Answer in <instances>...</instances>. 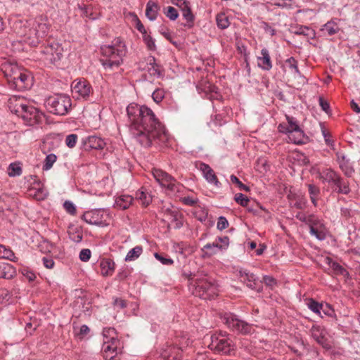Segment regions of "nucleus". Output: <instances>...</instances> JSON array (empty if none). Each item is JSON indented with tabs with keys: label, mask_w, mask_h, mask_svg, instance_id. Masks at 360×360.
Here are the masks:
<instances>
[{
	"label": "nucleus",
	"mask_w": 360,
	"mask_h": 360,
	"mask_svg": "<svg viewBox=\"0 0 360 360\" xmlns=\"http://www.w3.org/2000/svg\"><path fill=\"white\" fill-rule=\"evenodd\" d=\"M127 114L131 134L143 147L168 141V133L149 108L132 103L127 106Z\"/></svg>",
	"instance_id": "1"
},
{
	"label": "nucleus",
	"mask_w": 360,
	"mask_h": 360,
	"mask_svg": "<svg viewBox=\"0 0 360 360\" xmlns=\"http://www.w3.org/2000/svg\"><path fill=\"white\" fill-rule=\"evenodd\" d=\"M101 51L103 57L101 59L103 67L107 70H113L122 64L127 49L124 41L117 37L111 42V44L101 46Z\"/></svg>",
	"instance_id": "2"
},
{
	"label": "nucleus",
	"mask_w": 360,
	"mask_h": 360,
	"mask_svg": "<svg viewBox=\"0 0 360 360\" xmlns=\"http://www.w3.org/2000/svg\"><path fill=\"white\" fill-rule=\"evenodd\" d=\"M45 106L51 113L62 116L68 112L72 101L70 96L58 94L48 97L45 101Z\"/></svg>",
	"instance_id": "3"
},
{
	"label": "nucleus",
	"mask_w": 360,
	"mask_h": 360,
	"mask_svg": "<svg viewBox=\"0 0 360 360\" xmlns=\"http://www.w3.org/2000/svg\"><path fill=\"white\" fill-rule=\"evenodd\" d=\"M195 289L193 293L202 299H212L218 293L217 285L214 280L205 276L197 278L194 283Z\"/></svg>",
	"instance_id": "4"
},
{
	"label": "nucleus",
	"mask_w": 360,
	"mask_h": 360,
	"mask_svg": "<svg viewBox=\"0 0 360 360\" xmlns=\"http://www.w3.org/2000/svg\"><path fill=\"white\" fill-rule=\"evenodd\" d=\"M287 124L281 123L278 125L280 132L288 134L290 141L295 144H302L304 142V133L300 128L297 120L293 117H286Z\"/></svg>",
	"instance_id": "5"
},
{
	"label": "nucleus",
	"mask_w": 360,
	"mask_h": 360,
	"mask_svg": "<svg viewBox=\"0 0 360 360\" xmlns=\"http://www.w3.org/2000/svg\"><path fill=\"white\" fill-rule=\"evenodd\" d=\"M40 60L46 65H55L63 57V48L58 42H52L44 47L41 51Z\"/></svg>",
	"instance_id": "6"
},
{
	"label": "nucleus",
	"mask_w": 360,
	"mask_h": 360,
	"mask_svg": "<svg viewBox=\"0 0 360 360\" xmlns=\"http://www.w3.org/2000/svg\"><path fill=\"white\" fill-rule=\"evenodd\" d=\"M225 324L233 331L243 335L250 334L254 331L252 325L238 319L232 313H226L223 317Z\"/></svg>",
	"instance_id": "7"
},
{
	"label": "nucleus",
	"mask_w": 360,
	"mask_h": 360,
	"mask_svg": "<svg viewBox=\"0 0 360 360\" xmlns=\"http://www.w3.org/2000/svg\"><path fill=\"white\" fill-rule=\"evenodd\" d=\"M211 342L209 345L210 349L222 354H229L233 350V344L226 333L220 332L210 337Z\"/></svg>",
	"instance_id": "8"
},
{
	"label": "nucleus",
	"mask_w": 360,
	"mask_h": 360,
	"mask_svg": "<svg viewBox=\"0 0 360 360\" xmlns=\"http://www.w3.org/2000/svg\"><path fill=\"white\" fill-rule=\"evenodd\" d=\"M152 173L155 179L161 186L167 188L173 193L180 191L181 185L167 172L160 169H154Z\"/></svg>",
	"instance_id": "9"
},
{
	"label": "nucleus",
	"mask_w": 360,
	"mask_h": 360,
	"mask_svg": "<svg viewBox=\"0 0 360 360\" xmlns=\"http://www.w3.org/2000/svg\"><path fill=\"white\" fill-rule=\"evenodd\" d=\"M72 97L77 100L86 99L92 93V86L84 79L75 80L71 85Z\"/></svg>",
	"instance_id": "10"
},
{
	"label": "nucleus",
	"mask_w": 360,
	"mask_h": 360,
	"mask_svg": "<svg viewBox=\"0 0 360 360\" xmlns=\"http://www.w3.org/2000/svg\"><path fill=\"white\" fill-rule=\"evenodd\" d=\"M42 115L43 114L37 108L27 103L19 117H21L27 125L33 126L41 122Z\"/></svg>",
	"instance_id": "11"
},
{
	"label": "nucleus",
	"mask_w": 360,
	"mask_h": 360,
	"mask_svg": "<svg viewBox=\"0 0 360 360\" xmlns=\"http://www.w3.org/2000/svg\"><path fill=\"white\" fill-rule=\"evenodd\" d=\"M33 79L31 74L24 70H20L17 77L10 84L11 88L16 89L18 91H22L30 89L32 85Z\"/></svg>",
	"instance_id": "12"
},
{
	"label": "nucleus",
	"mask_w": 360,
	"mask_h": 360,
	"mask_svg": "<svg viewBox=\"0 0 360 360\" xmlns=\"http://www.w3.org/2000/svg\"><path fill=\"white\" fill-rule=\"evenodd\" d=\"M120 345L116 338H110V341L103 340L102 351L105 360H112L120 352Z\"/></svg>",
	"instance_id": "13"
},
{
	"label": "nucleus",
	"mask_w": 360,
	"mask_h": 360,
	"mask_svg": "<svg viewBox=\"0 0 360 360\" xmlns=\"http://www.w3.org/2000/svg\"><path fill=\"white\" fill-rule=\"evenodd\" d=\"M310 335L313 339L323 348L326 349H331L330 344L326 336V331L325 328L319 325H314L310 329Z\"/></svg>",
	"instance_id": "14"
},
{
	"label": "nucleus",
	"mask_w": 360,
	"mask_h": 360,
	"mask_svg": "<svg viewBox=\"0 0 360 360\" xmlns=\"http://www.w3.org/2000/svg\"><path fill=\"white\" fill-rule=\"evenodd\" d=\"M239 274L241 281L246 284L247 287L257 292L262 291L261 281L255 274L246 270H241Z\"/></svg>",
	"instance_id": "15"
},
{
	"label": "nucleus",
	"mask_w": 360,
	"mask_h": 360,
	"mask_svg": "<svg viewBox=\"0 0 360 360\" xmlns=\"http://www.w3.org/2000/svg\"><path fill=\"white\" fill-rule=\"evenodd\" d=\"M27 103L23 97L12 96L8 101V107L11 112L19 117L20 113L23 112L24 108H25Z\"/></svg>",
	"instance_id": "16"
},
{
	"label": "nucleus",
	"mask_w": 360,
	"mask_h": 360,
	"mask_svg": "<svg viewBox=\"0 0 360 360\" xmlns=\"http://www.w3.org/2000/svg\"><path fill=\"white\" fill-rule=\"evenodd\" d=\"M337 162L340 169L347 177H352L355 172L350 160L342 153H337Z\"/></svg>",
	"instance_id": "17"
},
{
	"label": "nucleus",
	"mask_w": 360,
	"mask_h": 360,
	"mask_svg": "<svg viewBox=\"0 0 360 360\" xmlns=\"http://www.w3.org/2000/svg\"><path fill=\"white\" fill-rule=\"evenodd\" d=\"M49 27L47 20L41 17L33 22L32 32L41 39L47 35Z\"/></svg>",
	"instance_id": "18"
},
{
	"label": "nucleus",
	"mask_w": 360,
	"mask_h": 360,
	"mask_svg": "<svg viewBox=\"0 0 360 360\" xmlns=\"http://www.w3.org/2000/svg\"><path fill=\"white\" fill-rule=\"evenodd\" d=\"M1 70L4 76L7 78L8 82L11 84L15 77L19 74L21 69L15 63L11 62H5L1 64Z\"/></svg>",
	"instance_id": "19"
},
{
	"label": "nucleus",
	"mask_w": 360,
	"mask_h": 360,
	"mask_svg": "<svg viewBox=\"0 0 360 360\" xmlns=\"http://www.w3.org/2000/svg\"><path fill=\"white\" fill-rule=\"evenodd\" d=\"M199 169L202 172L204 178L209 184H214L217 188L221 186V183L219 181L214 170L209 165L200 162Z\"/></svg>",
	"instance_id": "20"
},
{
	"label": "nucleus",
	"mask_w": 360,
	"mask_h": 360,
	"mask_svg": "<svg viewBox=\"0 0 360 360\" xmlns=\"http://www.w3.org/2000/svg\"><path fill=\"white\" fill-rule=\"evenodd\" d=\"M16 33L23 41L32 46H36L41 41V39L32 32V27L29 29L24 27L22 30L16 31Z\"/></svg>",
	"instance_id": "21"
},
{
	"label": "nucleus",
	"mask_w": 360,
	"mask_h": 360,
	"mask_svg": "<svg viewBox=\"0 0 360 360\" xmlns=\"http://www.w3.org/2000/svg\"><path fill=\"white\" fill-rule=\"evenodd\" d=\"M83 144L86 150H99L104 148L105 143L101 137L89 136L85 139H83Z\"/></svg>",
	"instance_id": "22"
},
{
	"label": "nucleus",
	"mask_w": 360,
	"mask_h": 360,
	"mask_svg": "<svg viewBox=\"0 0 360 360\" xmlns=\"http://www.w3.org/2000/svg\"><path fill=\"white\" fill-rule=\"evenodd\" d=\"M146 70L150 76L160 78L163 76L162 68L155 62L153 56H149L147 59Z\"/></svg>",
	"instance_id": "23"
},
{
	"label": "nucleus",
	"mask_w": 360,
	"mask_h": 360,
	"mask_svg": "<svg viewBox=\"0 0 360 360\" xmlns=\"http://www.w3.org/2000/svg\"><path fill=\"white\" fill-rule=\"evenodd\" d=\"M257 65L263 70L269 71L272 68V62L269 51L264 48L261 50V56H257Z\"/></svg>",
	"instance_id": "24"
},
{
	"label": "nucleus",
	"mask_w": 360,
	"mask_h": 360,
	"mask_svg": "<svg viewBox=\"0 0 360 360\" xmlns=\"http://www.w3.org/2000/svg\"><path fill=\"white\" fill-rule=\"evenodd\" d=\"M82 219L89 224H102V214L99 210H94L87 211L82 215Z\"/></svg>",
	"instance_id": "25"
},
{
	"label": "nucleus",
	"mask_w": 360,
	"mask_h": 360,
	"mask_svg": "<svg viewBox=\"0 0 360 360\" xmlns=\"http://www.w3.org/2000/svg\"><path fill=\"white\" fill-rule=\"evenodd\" d=\"M320 31L324 37H331L338 34L340 31V28L335 20H331L325 23Z\"/></svg>",
	"instance_id": "26"
},
{
	"label": "nucleus",
	"mask_w": 360,
	"mask_h": 360,
	"mask_svg": "<svg viewBox=\"0 0 360 360\" xmlns=\"http://www.w3.org/2000/svg\"><path fill=\"white\" fill-rule=\"evenodd\" d=\"M77 8L82 18L89 20H95L97 18L96 14L94 13V8L91 5L85 4L84 3L78 4Z\"/></svg>",
	"instance_id": "27"
},
{
	"label": "nucleus",
	"mask_w": 360,
	"mask_h": 360,
	"mask_svg": "<svg viewBox=\"0 0 360 360\" xmlns=\"http://www.w3.org/2000/svg\"><path fill=\"white\" fill-rule=\"evenodd\" d=\"M15 274V269L11 264L6 262L0 263V278L11 279Z\"/></svg>",
	"instance_id": "28"
},
{
	"label": "nucleus",
	"mask_w": 360,
	"mask_h": 360,
	"mask_svg": "<svg viewBox=\"0 0 360 360\" xmlns=\"http://www.w3.org/2000/svg\"><path fill=\"white\" fill-rule=\"evenodd\" d=\"M220 250H221L219 246V243L217 241V240H215L213 243H207L201 249V251L203 252L202 256L204 257H209L214 255H216Z\"/></svg>",
	"instance_id": "29"
},
{
	"label": "nucleus",
	"mask_w": 360,
	"mask_h": 360,
	"mask_svg": "<svg viewBox=\"0 0 360 360\" xmlns=\"http://www.w3.org/2000/svg\"><path fill=\"white\" fill-rule=\"evenodd\" d=\"M328 264L330 265L335 274L342 276L345 280L350 278V275L349 272L339 263L333 261L330 258H327Z\"/></svg>",
	"instance_id": "30"
},
{
	"label": "nucleus",
	"mask_w": 360,
	"mask_h": 360,
	"mask_svg": "<svg viewBox=\"0 0 360 360\" xmlns=\"http://www.w3.org/2000/svg\"><path fill=\"white\" fill-rule=\"evenodd\" d=\"M101 274L103 276L112 275L115 271V262L110 259H105L100 264Z\"/></svg>",
	"instance_id": "31"
},
{
	"label": "nucleus",
	"mask_w": 360,
	"mask_h": 360,
	"mask_svg": "<svg viewBox=\"0 0 360 360\" xmlns=\"http://www.w3.org/2000/svg\"><path fill=\"white\" fill-rule=\"evenodd\" d=\"M133 200L129 195H121L116 198L115 205L120 210H126L131 205Z\"/></svg>",
	"instance_id": "32"
},
{
	"label": "nucleus",
	"mask_w": 360,
	"mask_h": 360,
	"mask_svg": "<svg viewBox=\"0 0 360 360\" xmlns=\"http://www.w3.org/2000/svg\"><path fill=\"white\" fill-rule=\"evenodd\" d=\"M159 6L154 1H148L146 4V15L150 20H155L158 14Z\"/></svg>",
	"instance_id": "33"
},
{
	"label": "nucleus",
	"mask_w": 360,
	"mask_h": 360,
	"mask_svg": "<svg viewBox=\"0 0 360 360\" xmlns=\"http://www.w3.org/2000/svg\"><path fill=\"white\" fill-rule=\"evenodd\" d=\"M182 11V15L183 18L186 20L187 23L184 25V26H186L189 28L192 27L193 25V21L195 19V17L193 14L192 13L190 4L185 6L181 8Z\"/></svg>",
	"instance_id": "34"
},
{
	"label": "nucleus",
	"mask_w": 360,
	"mask_h": 360,
	"mask_svg": "<svg viewBox=\"0 0 360 360\" xmlns=\"http://www.w3.org/2000/svg\"><path fill=\"white\" fill-rule=\"evenodd\" d=\"M335 186L338 188V193L347 195L351 191L349 181L344 179L341 176L338 179Z\"/></svg>",
	"instance_id": "35"
},
{
	"label": "nucleus",
	"mask_w": 360,
	"mask_h": 360,
	"mask_svg": "<svg viewBox=\"0 0 360 360\" xmlns=\"http://www.w3.org/2000/svg\"><path fill=\"white\" fill-rule=\"evenodd\" d=\"M0 259H5L12 262H16L18 258L15 256L11 249L4 245H0Z\"/></svg>",
	"instance_id": "36"
},
{
	"label": "nucleus",
	"mask_w": 360,
	"mask_h": 360,
	"mask_svg": "<svg viewBox=\"0 0 360 360\" xmlns=\"http://www.w3.org/2000/svg\"><path fill=\"white\" fill-rule=\"evenodd\" d=\"M143 252V248L141 245H136L130 250L125 257V261L131 262L138 259Z\"/></svg>",
	"instance_id": "37"
},
{
	"label": "nucleus",
	"mask_w": 360,
	"mask_h": 360,
	"mask_svg": "<svg viewBox=\"0 0 360 360\" xmlns=\"http://www.w3.org/2000/svg\"><path fill=\"white\" fill-rule=\"evenodd\" d=\"M56 160L57 156L55 154L50 153L47 155L44 160L42 169L44 171H48L51 169Z\"/></svg>",
	"instance_id": "38"
},
{
	"label": "nucleus",
	"mask_w": 360,
	"mask_h": 360,
	"mask_svg": "<svg viewBox=\"0 0 360 360\" xmlns=\"http://www.w3.org/2000/svg\"><path fill=\"white\" fill-rule=\"evenodd\" d=\"M136 198L143 206H148L152 201L151 195L143 191H139L136 193Z\"/></svg>",
	"instance_id": "39"
},
{
	"label": "nucleus",
	"mask_w": 360,
	"mask_h": 360,
	"mask_svg": "<svg viewBox=\"0 0 360 360\" xmlns=\"http://www.w3.org/2000/svg\"><path fill=\"white\" fill-rule=\"evenodd\" d=\"M9 176H18L22 174V167L18 162H14L9 165L8 169Z\"/></svg>",
	"instance_id": "40"
},
{
	"label": "nucleus",
	"mask_w": 360,
	"mask_h": 360,
	"mask_svg": "<svg viewBox=\"0 0 360 360\" xmlns=\"http://www.w3.org/2000/svg\"><path fill=\"white\" fill-rule=\"evenodd\" d=\"M310 229H320V228H326L325 225L322 222V220L319 219L315 214H311V218L307 224Z\"/></svg>",
	"instance_id": "41"
},
{
	"label": "nucleus",
	"mask_w": 360,
	"mask_h": 360,
	"mask_svg": "<svg viewBox=\"0 0 360 360\" xmlns=\"http://www.w3.org/2000/svg\"><path fill=\"white\" fill-rule=\"evenodd\" d=\"M217 25L219 28L224 30L229 26V21L224 13H219L216 17Z\"/></svg>",
	"instance_id": "42"
},
{
	"label": "nucleus",
	"mask_w": 360,
	"mask_h": 360,
	"mask_svg": "<svg viewBox=\"0 0 360 360\" xmlns=\"http://www.w3.org/2000/svg\"><path fill=\"white\" fill-rule=\"evenodd\" d=\"M326 228H320L316 229H310L309 233L319 240H323L326 238Z\"/></svg>",
	"instance_id": "43"
},
{
	"label": "nucleus",
	"mask_w": 360,
	"mask_h": 360,
	"mask_svg": "<svg viewBox=\"0 0 360 360\" xmlns=\"http://www.w3.org/2000/svg\"><path fill=\"white\" fill-rule=\"evenodd\" d=\"M307 304L310 310L319 315L320 316H322L321 311L323 308V304H321L313 299H310Z\"/></svg>",
	"instance_id": "44"
},
{
	"label": "nucleus",
	"mask_w": 360,
	"mask_h": 360,
	"mask_svg": "<svg viewBox=\"0 0 360 360\" xmlns=\"http://www.w3.org/2000/svg\"><path fill=\"white\" fill-rule=\"evenodd\" d=\"M340 177V175L333 169H328L325 174V180L329 184H336L338 179Z\"/></svg>",
	"instance_id": "45"
},
{
	"label": "nucleus",
	"mask_w": 360,
	"mask_h": 360,
	"mask_svg": "<svg viewBox=\"0 0 360 360\" xmlns=\"http://www.w3.org/2000/svg\"><path fill=\"white\" fill-rule=\"evenodd\" d=\"M163 12L165 15L171 20H175L179 16L177 10L172 6L164 8Z\"/></svg>",
	"instance_id": "46"
},
{
	"label": "nucleus",
	"mask_w": 360,
	"mask_h": 360,
	"mask_svg": "<svg viewBox=\"0 0 360 360\" xmlns=\"http://www.w3.org/2000/svg\"><path fill=\"white\" fill-rule=\"evenodd\" d=\"M143 41L147 46V48L152 51L156 50V45L155 39L147 33H145V35H143Z\"/></svg>",
	"instance_id": "47"
},
{
	"label": "nucleus",
	"mask_w": 360,
	"mask_h": 360,
	"mask_svg": "<svg viewBox=\"0 0 360 360\" xmlns=\"http://www.w3.org/2000/svg\"><path fill=\"white\" fill-rule=\"evenodd\" d=\"M235 201L243 207H247L250 201L249 198L241 193H236L234 197Z\"/></svg>",
	"instance_id": "48"
},
{
	"label": "nucleus",
	"mask_w": 360,
	"mask_h": 360,
	"mask_svg": "<svg viewBox=\"0 0 360 360\" xmlns=\"http://www.w3.org/2000/svg\"><path fill=\"white\" fill-rule=\"evenodd\" d=\"M77 141V135L75 134H69L66 136L65 143L68 148H72L75 146Z\"/></svg>",
	"instance_id": "49"
},
{
	"label": "nucleus",
	"mask_w": 360,
	"mask_h": 360,
	"mask_svg": "<svg viewBox=\"0 0 360 360\" xmlns=\"http://www.w3.org/2000/svg\"><path fill=\"white\" fill-rule=\"evenodd\" d=\"M285 63L292 70H294L295 72L297 75H300V72L297 67V62L293 57H290L285 60Z\"/></svg>",
	"instance_id": "50"
},
{
	"label": "nucleus",
	"mask_w": 360,
	"mask_h": 360,
	"mask_svg": "<svg viewBox=\"0 0 360 360\" xmlns=\"http://www.w3.org/2000/svg\"><path fill=\"white\" fill-rule=\"evenodd\" d=\"M103 340H110V338H115V330L113 328H105L103 330Z\"/></svg>",
	"instance_id": "51"
},
{
	"label": "nucleus",
	"mask_w": 360,
	"mask_h": 360,
	"mask_svg": "<svg viewBox=\"0 0 360 360\" xmlns=\"http://www.w3.org/2000/svg\"><path fill=\"white\" fill-rule=\"evenodd\" d=\"M63 207L65 211L71 215H75L76 214V207L72 202L68 200L65 201L63 203Z\"/></svg>",
	"instance_id": "52"
},
{
	"label": "nucleus",
	"mask_w": 360,
	"mask_h": 360,
	"mask_svg": "<svg viewBox=\"0 0 360 360\" xmlns=\"http://www.w3.org/2000/svg\"><path fill=\"white\" fill-rule=\"evenodd\" d=\"M229 226V221L225 217L221 216L218 218L217 227L219 230L222 231Z\"/></svg>",
	"instance_id": "53"
},
{
	"label": "nucleus",
	"mask_w": 360,
	"mask_h": 360,
	"mask_svg": "<svg viewBox=\"0 0 360 360\" xmlns=\"http://www.w3.org/2000/svg\"><path fill=\"white\" fill-rule=\"evenodd\" d=\"M230 179H231V182H232L233 184H236L238 186V188H239L240 189H241V190H244V191H249V188H248V186H246V185H245V184H243V183H242L239 179H238V178L236 176H235V175L232 174V175L230 176Z\"/></svg>",
	"instance_id": "54"
},
{
	"label": "nucleus",
	"mask_w": 360,
	"mask_h": 360,
	"mask_svg": "<svg viewBox=\"0 0 360 360\" xmlns=\"http://www.w3.org/2000/svg\"><path fill=\"white\" fill-rule=\"evenodd\" d=\"M91 256V252L89 249H82L79 252V259L82 262H88Z\"/></svg>",
	"instance_id": "55"
},
{
	"label": "nucleus",
	"mask_w": 360,
	"mask_h": 360,
	"mask_svg": "<svg viewBox=\"0 0 360 360\" xmlns=\"http://www.w3.org/2000/svg\"><path fill=\"white\" fill-rule=\"evenodd\" d=\"M311 30L307 26H300L294 31V33L297 35L309 36Z\"/></svg>",
	"instance_id": "56"
},
{
	"label": "nucleus",
	"mask_w": 360,
	"mask_h": 360,
	"mask_svg": "<svg viewBox=\"0 0 360 360\" xmlns=\"http://www.w3.org/2000/svg\"><path fill=\"white\" fill-rule=\"evenodd\" d=\"M154 256L158 261H160L164 265H172L174 263L173 259H172L171 258L164 257L162 255L157 252L155 253Z\"/></svg>",
	"instance_id": "57"
},
{
	"label": "nucleus",
	"mask_w": 360,
	"mask_h": 360,
	"mask_svg": "<svg viewBox=\"0 0 360 360\" xmlns=\"http://www.w3.org/2000/svg\"><path fill=\"white\" fill-rule=\"evenodd\" d=\"M219 243V246L221 250L227 249L229 245V238L227 236L219 237L216 238Z\"/></svg>",
	"instance_id": "58"
},
{
	"label": "nucleus",
	"mask_w": 360,
	"mask_h": 360,
	"mask_svg": "<svg viewBox=\"0 0 360 360\" xmlns=\"http://www.w3.org/2000/svg\"><path fill=\"white\" fill-rule=\"evenodd\" d=\"M69 236L70 238L75 243L81 242L83 237L82 233L78 230L74 232H70Z\"/></svg>",
	"instance_id": "59"
},
{
	"label": "nucleus",
	"mask_w": 360,
	"mask_h": 360,
	"mask_svg": "<svg viewBox=\"0 0 360 360\" xmlns=\"http://www.w3.org/2000/svg\"><path fill=\"white\" fill-rule=\"evenodd\" d=\"M164 96H165L164 92L161 89L155 90V91H153V93L152 94V97L156 103H160V101H162Z\"/></svg>",
	"instance_id": "60"
},
{
	"label": "nucleus",
	"mask_w": 360,
	"mask_h": 360,
	"mask_svg": "<svg viewBox=\"0 0 360 360\" xmlns=\"http://www.w3.org/2000/svg\"><path fill=\"white\" fill-rule=\"evenodd\" d=\"M181 200L184 205L189 206L195 205L198 201L197 198H193L189 196L184 197L181 199Z\"/></svg>",
	"instance_id": "61"
},
{
	"label": "nucleus",
	"mask_w": 360,
	"mask_h": 360,
	"mask_svg": "<svg viewBox=\"0 0 360 360\" xmlns=\"http://www.w3.org/2000/svg\"><path fill=\"white\" fill-rule=\"evenodd\" d=\"M308 191H309L310 197L318 196L320 193V190H319V187H317L316 186H315L314 184L308 185Z\"/></svg>",
	"instance_id": "62"
},
{
	"label": "nucleus",
	"mask_w": 360,
	"mask_h": 360,
	"mask_svg": "<svg viewBox=\"0 0 360 360\" xmlns=\"http://www.w3.org/2000/svg\"><path fill=\"white\" fill-rule=\"evenodd\" d=\"M296 218L300 220L302 222L305 223L306 224H308L309 219L311 218V214H306L302 212H298L296 214Z\"/></svg>",
	"instance_id": "63"
},
{
	"label": "nucleus",
	"mask_w": 360,
	"mask_h": 360,
	"mask_svg": "<svg viewBox=\"0 0 360 360\" xmlns=\"http://www.w3.org/2000/svg\"><path fill=\"white\" fill-rule=\"evenodd\" d=\"M43 264L47 269H52L54 266V262L50 257H44L42 258Z\"/></svg>",
	"instance_id": "64"
}]
</instances>
